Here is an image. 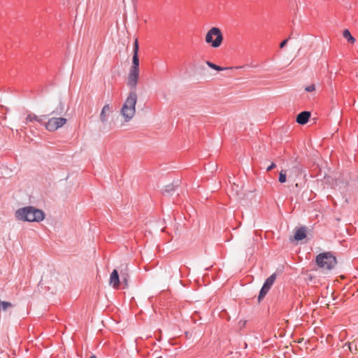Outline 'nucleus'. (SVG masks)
<instances>
[{"label":"nucleus","mask_w":358,"mask_h":358,"mask_svg":"<svg viewBox=\"0 0 358 358\" xmlns=\"http://www.w3.org/2000/svg\"><path fill=\"white\" fill-rule=\"evenodd\" d=\"M15 217L17 220L23 222H39L44 220L45 213L42 210L29 206L17 209Z\"/></svg>","instance_id":"f257e3e1"},{"label":"nucleus","mask_w":358,"mask_h":358,"mask_svg":"<svg viewBox=\"0 0 358 358\" xmlns=\"http://www.w3.org/2000/svg\"><path fill=\"white\" fill-rule=\"evenodd\" d=\"M136 101V92L135 91H131L121 108V114L126 121L130 120L134 116Z\"/></svg>","instance_id":"f03ea898"},{"label":"nucleus","mask_w":358,"mask_h":358,"mask_svg":"<svg viewBox=\"0 0 358 358\" xmlns=\"http://www.w3.org/2000/svg\"><path fill=\"white\" fill-rule=\"evenodd\" d=\"M315 262L319 268L331 271L337 264L336 257L331 252H324L316 256Z\"/></svg>","instance_id":"7ed1b4c3"},{"label":"nucleus","mask_w":358,"mask_h":358,"mask_svg":"<svg viewBox=\"0 0 358 358\" xmlns=\"http://www.w3.org/2000/svg\"><path fill=\"white\" fill-rule=\"evenodd\" d=\"M205 41L207 43L217 48L220 47L223 41V36L218 27H212L206 34Z\"/></svg>","instance_id":"20e7f679"},{"label":"nucleus","mask_w":358,"mask_h":358,"mask_svg":"<svg viewBox=\"0 0 358 358\" xmlns=\"http://www.w3.org/2000/svg\"><path fill=\"white\" fill-rule=\"evenodd\" d=\"M66 123L64 117H52L45 123V128L50 131H55Z\"/></svg>","instance_id":"39448f33"},{"label":"nucleus","mask_w":358,"mask_h":358,"mask_svg":"<svg viewBox=\"0 0 358 358\" xmlns=\"http://www.w3.org/2000/svg\"><path fill=\"white\" fill-rule=\"evenodd\" d=\"M276 279V275L275 273H273L271 275H270L264 282L258 296V300L260 301L264 296L266 295L269 289H271V286L273 285V282H275Z\"/></svg>","instance_id":"423d86ee"},{"label":"nucleus","mask_w":358,"mask_h":358,"mask_svg":"<svg viewBox=\"0 0 358 358\" xmlns=\"http://www.w3.org/2000/svg\"><path fill=\"white\" fill-rule=\"evenodd\" d=\"M139 78V69H130L127 85L131 88V91L136 92V85Z\"/></svg>","instance_id":"0eeeda50"},{"label":"nucleus","mask_w":358,"mask_h":358,"mask_svg":"<svg viewBox=\"0 0 358 358\" xmlns=\"http://www.w3.org/2000/svg\"><path fill=\"white\" fill-rule=\"evenodd\" d=\"M138 50H139V46H138V39L136 38L134 41V48H133L134 55H133V57H132V66H131L130 69H139V58H138Z\"/></svg>","instance_id":"6e6552de"},{"label":"nucleus","mask_w":358,"mask_h":358,"mask_svg":"<svg viewBox=\"0 0 358 358\" xmlns=\"http://www.w3.org/2000/svg\"><path fill=\"white\" fill-rule=\"evenodd\" d=\"M46 115H40L38 116L34 113H29L25 119L24 123L28 125L31 122H38L42 124L43 121L46 119Z\"/></svg>","instance_id":"1a4fd4ad"},{"label":"nucleus","mask_w":358,"mask_h":358,"mask_svg":"<svg viewBox=\"0 0 358 358\" xmlns=\"http://www.w3.org/2000/svg\"><path fill=\"white\" fill-rule=\"evenodd\" d=\"M310 117V112L309 111H302L296 117V122L299 124H305L308 122V120Z\"/></svg>","instance_id":"9d476101"},{"label":"nucleus","mask_w":358,"mask_h":358,"mask_svg":"<svg viewBox=\"0 0 358 358\" xmlns=\"http://www.w3.org/2000/svg\"><path fill=\"white\" fill-rule=\"evenodd\" d=\"M111 107L109 104H106L103 108L100 113V120L102 123H105L108 120V117L111 113Z\"/></svg>","instance_id":"9b49d317"},{"label":"nucleus","mask_w":358,"mask_h":358,"mask_svg":"<svg viewBox=\"0 0 358 358\" xmlns=\"http://www.w3.org/2000/svg\"><path fill=\"white\" fill-rule=\"evenodd\" d=\"M110 284L113 285L114 288L119 287L120 285V276L116 269L113 270L110 277Z\"/></svg>","instance_id":"f8f14e48"},{"label":"nucleus","mask_w":358,"mask_h":358,"mask_svg":"<svg viewBox=\"0 0 358 358\" xmlns=\"http://www.w3.org/2000/svg\"><path fill=\"white\" fill-rule=\"evenodd\" d=\"M306 237V230L305 227L298 229L294 234V238L296 241H301Z\"/></svg>","instance_id":"ddd939ff"},{"label":"nucleus","mask_w":358,"mask_h":358,"mask_svg":"<svg viewBox=\"0 0 358 358\" xmlns=\"http://www.w3.org/2000/svg\"><path fill=\"white\" fill-rule=\"evenodd\" d=\"M343 36L349 43H354L355 42V38L352 36L348 29L343 31Z\"/></svg>","instance_id":"4468645a"},{"label":"nucleus","mask_w":358,"mask_h":358,"mask_svg":"<svg viewBox=\"0 0 358 358\" xmlns=\"http://www.w3.org/2000/svg\"><path fill=\"white\" fill-rule=\"evenodd\" d=\"M206 64L211 69L216 70V71H223L225 69H227L228 68H223L220 66L216 65L215 64L210 62L209 61L206 62Z\"/></svg>","instance_id":"2eb2a0df"},{"label":"nucleus","mask_w":358,"mask_h":358,"mask_svg":"<svg viewBox=\"0 0 358 358\" xmlns=\"http://www.w3.org/2000/svg\"><path fill=\"white\" fill-rule=\"evenodd\" d=\"M175 191V185L173 184L168 185L165 187L164 192L168 194H171Z\"/></svg>","instance_id":"dca6fc26"},{"label":"nucleus","mask_w":358,"mask_h":358,"mask_svg":"<svg viewBox=\"0 0 358 358\" xmlns=\"http://www.w3.org/2000/svg\"><path fill=\"white\" fill-rule=\"evenodd\" d=\"M64 106L62 102H60L58 107L56 108L55 110L52 111V114L56 113V114L60 115L64 112Z\"/></svg>","instance_id":"f3484780"},{"label":"nucleus","mask_w":358,"mask_h":358,"mask_svg":"<svg viewBox=\"0 0 358 358\" xmlns=\"http://www.w3.org/2000/svg\"><path fill=\"white\" fill-rule=\"evenodd\" d=\"M278 180L280 183H284L286 182V172L285 171L282 170L279 173Z\"/></svg>","instance_id":"a211bd4d"},{"label":"nucleus","mask_w":358,"mask_h":358,"mask_svg":"<svg viewBox=\"0 0 358 358\" xmlns=\"http://www.w3.org/2000/svg\"><path fill=\"white\" fill-rule=\"evenodd\" d=\"M315 86L313 84L310 85L306 87V88H305V90L308 92H313V91H315Z\"/></svg>","instance_id":"6ab92c4d"},{"label":"nucleus","mask_w":358,"mask_h":358,"mask_svg":"<svg viewBox=\"0 0 358 358\" xmlns=\"http://www.w3.org/2000/svg\"><path fill=\"white\" fill-rule=\"evenodd\" d=\"M121 278L122 280L125 282V284L127 285V280L129 278V275L127 273H123L121 272Z\"/></svg>","instance_id":"aec40b11"},{"label":"nucleus","mask_w":358,"mask_h":358,"mask_svg":"<svg viewBox=\"0 0 358 358\" xmlns=\"http://www.w3.org/2000/svg\"><path fill=\"white\" fill-rule=\"evenodd\" d=\"M276 166L275 164L272 162L271 164L267 167L266 171H270Z\"/></svg>","instance_id":"412c9836"},{"label":"nucleus","mask_w":358,"mask_h":358,"mask_svg":"<svg viewBox=\"0 0 358 358\" xmlns=\"http://www.w3.org/2000/svg\"><path fill=\"white\" fill-rule=\"evenodd\" d=\"M287 41H288V39H285V40L282 41L280 43V48H284V47L285 46V45L287 44Z\"/></svg>","instance_id":"4be33fe9"},{"label":"nucleus","mask_w":358,"mask_h":358,"mask_svg":"<svg viewBox=\"0 0 358 358\" xmlns=\"http://www.w3.org/2000/svg\"><path fill=\"white\" fill-rule=\"evenodd\" d=\"M90 358H96V357L95 355H92Z\"/></svg>","instance_id":"5701e85b"}]
</instances>
